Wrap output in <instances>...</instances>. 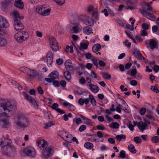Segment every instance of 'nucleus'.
<instances>
[{"label":"nucleus","mask_w":159,"mask_h":159,"mask_svg":"<svg viewBox=\"0 0 159 159\" xmlns=\"http://www.w3.org/2000/svg\"><path fill=\"white\" fill-rule=\"evenodd\" d=\"M14 28L16 30L21 31L24 28V26L19 20H14Z\"/></svg>","instance_id":"nucleus-13"},{"label":"nucleus","mask_w":159,"mask_h":159,"mask_svg":"<svg viewBox=\"0 0 159 159\" xmlns=\"http://www.w3.org/2000/svg\"><path fill=\"white\" fill-rule=\"evenodd\" d=\"M29 120L28 118L22 115L18 116L15 120V123L20 128H24L28 125Z\"/></svg>","instance_id":"nucleus-4"},{"label":"nucleus","mask_w":159,"mask_h":159,"mask_svg":"<svg viewBox=\"0 0 159 159\" xmlns=\"http://www.w3.org/2000/svg\"><path fill=\"white\" fill-rule=\"evenodd\" d=\"M58 134L63 139L66 140L67 142H71L70 140L72 137V135L69 133L62 130L59 131Z\"/></svg>","instance_id":"nucleus-10"},{"label":"nucleus","mask_w":159,"mask_h":159,"mask_svg":"<svg viewBox=\"0 0 159 159\" xmlns=\"http://www.w3.org/2000/svg\"><path fill=\"white\" fill-rule=\"evenodd\" d=\"M134 141L136 143H140L141 142L142 139L139 137L137 136L134 138Z\"/></svg>","instance_id":"nucleus-45"},{"label":"nucleus","mask_w":159,"mask_h":159,"mask_svg":"<svg viewBox=\"0 0 159 159\" xmlns=\"http://www.w3.org/2000/svg\"><path fill=\"white\" fill-rule=\"evenodd\" d=\"M101 46V45L98 43L95 44L92 47V50L94 52H96L100 50Z\"/></svg>","instance_id":"nucleus-29"},{"label":"nucleus","mask_w":159,"mask_h":159,"mask_svg":"<svg viewBox=\"0 0 159 159\" xmlns=\"http://www.w3.org/2000/svg\"><path fill=\"white\" fill-rule=\"evenodd\" d=\"M84 23L85 25L90 26H93L94 24L93 20L89 17H87L85 18L84 21Z\"/></svg>","instance_id":"nucleus-19"},{"label":"nucleus","mask_w":159,"mask_h":159,"mask_svg":"<svg viewBox=\"0 0 159 159\" xmlns=\"http://www.w3.org/2000/svg\"><path fill=\"white\" fill-rule=\"evenodd\" d=\"M81 115L80 114H77L76 115V117L73 120V121H75L77 125H79L82 123V120L80 118H81L80 116H78L77 115Z\"/></svg>","instance_id":"nucleus-30"},{"label":"nucleus","mask_w":159,"mask_h":159,"mask_svg":"<svg viewBox=\"0 0 159 159\" xmlns=\"http://www.w3.org/2000/svg\"><path fill=\"white\" fill-rule=\"evenodd\" d=\"M45 126L44 127L45 129H48V128L51 127L53 125V123L52 122L49 121L48 123L44 124Z\"/></svg>","instance_id":"nucleus-47"},{"label":"nucleus","mask_w":159,"mask_h":159,"mask_svg":"<svg viewBox=\"0 0 159 159\" xmlns=\"http://www.w3.org/2000/svg\"><path fill=\"white\" fill-rule=\"evenodd\" d=\"M116 139L119 141H120L121 139H126V136L124 134L118 135L116 137Z\"/></svg>","instance_id":"nucleus-38"},{"label":"nucleus","mask_w":159,"mask_h":159,"mask_svg":"<svg viewBox=\"0 0 159 159\" xmlns=\"http://www.w3.org/2000/svg\"><path fill=\"white\" fill-rule=\"evenodd\" d=\"M42 12L40 13V15L43 16H48L50 13L51 9L50 7H48L47 5H44L40 7Z\"/></svg>","instance_id":"nucleus-12"},{"label":"nucleus","mask_w":159,"mask_h":159,"mask_svg":"<svg viewBox=\"0 0 159 159\" xmlns=\"http://www.w3.org/2000/svg\"><path fill=\"white\" fill-rule=\"evenodd\" d=\"M156 42L154 39H150L149 40V45L151 49H153L155 47Z\"/></svg>","instance_id":"nucleus-34"},{"label":"nucleus","mask_w":159,"mask_h":159,"mask_svg":"<svg viewBox=\"0 0 159 159\" xmlns=\"http://www.w3.org/2000/svg\"><path fill=\"white\" fill-rule=\"evenodd\" d=\"M65 67L66 69L71 71L73 70V66L72 63L70 60H66L65 62Z\"/></svg>","instance_id":"nucleus-20"},{"label":"nucleus","mask_w":159,"mask_h":159,"mask_svg":"<svg viewBox=\"0 0 159 159\" xmlns=\"http://www.w3.org/2000/svg\"><path fill=\"white\" fill-rule=\"evenodd\" d=\"M88 140L89 141H90L92 142H94L95 143H98L99 142H102L103 141V139H102L100 141H99V139H96L95 138L94 135H90L89 136V137L88 138Z\"/></svg>","instance_id":"nucleus-26"},{"label":"nucleus","mask_w":159,"mask_h":159,"mask_svg":"<svg viewBox=\"0 0 159 159\" xmlns=\"http://www.w3.org/2000/svg\"><path fill=\"white\" fill-rule=\"evenodd\" d=\"M98 9L95 8L93 13H92V16L93 18L95 20H97L98 18Z\"/></svg>","instance_id":"nucleus-39"},{"label":"nucleus","mask_w":159,"mask_h":159,"mask_svg":"<svg viewBox=\"0 0 159 159\" xmlns=\"http://www.w3.org/2000/svg\"><path fill=\"white\" fill-rule=\"evenodd\" d=\"M19 70L29 76L30 78H34L39 75V72L37 71L26 67H21L19 68Z\"/></svg>","instance_id":"nucleus-5"},{"label":"nucleus","mask_w":159,"mask_h":159,"mask_svg":"<svg viewBox=\"0 0 159 159\" xmlns=\"http://www.w3.org/2000/svg\"><path fill=\"white\" fill-rule=\"evenodd\" d=\"M16 109V106L11 104L8 99L0 97V114L1 116H10L14 114Z\"/></svg>","instance_id":"nucleus-1"},{"label":"nucleus","mask_w":159,"mask_h":159,"mask_svg":"<svg viewBox=\"0 0 159 159\" xmlns=\"http://www.w3.org/2000/svg\"><path fill=\"white\" fill-rule=\"evenodd\" d=\"M64 76L66 80H69L71 79V75L68 71H65L64 72Z\"/></svg>","instance_id":"nucleus-32"},{"label":"nucleus","mask_w":159,"mask_h":159,"mask_svg":"<svg viewBox=\"0 0 159 159\" xmlns=\"http://www.w3.org/2000/svg\"><path fill=\"white\" fill-rule=\"evenodd\" d=\"M20 33H18L14 35V38L16 41L19 43H20L23 40H25L23 38L21 37Z\"/></svg>","instance_id":"nucleus-25"},{"label":"nucleus","mask_w":159,"mask_h":159,"mask_svg":"<svg viewBox=\"0 0 159 159\" xmlns=\"http://www.w3.org/2000/svg\"><path fill=\"white\" fill-rule=\"evenodd\" d=\"M10 3V0H5L2 3V5L4 7H6Z\"/></svg>","instance_id":"nucleus-54"},{"label":"nucleus","mask_w":159,"mask_h":159,"mask_svg":"<svg viewBox=\"0 0 159 159\" xmlns=\"http://www.w3.org/2000/svg\"><path fill=\"white\" fill-rule=\"evenodd\" d=\"M20 153L23 155H26L31 157L36 156V152L35 149L31 146H29L22 150Z\"/></svg>","instance_id":"nucleus-6"},{"label":"nucleus","mask_w":159,"mask_h":159,"mask_svg":"<svg viewBox=\"0 0 159 159\" xmlns=\"http://www.w3.org/2000/svg\"><path fill=\"white\" fill-rule=\"evenodd\" d=\"M49 45L52 50L55 52H57L59 50L58 43L55 38L50 36L49 39Z\"/></svg>","instance_id":"nucleus-8"},{"label":"nucleus","mask_w":159,"mask_h":159,"mask_svg":"<svg viewBox=\"0 0 159 159\" xmlns=\"http://www.w3.org/2000/svg\"><path fill=\"white\" fill-rule=\"evenodd\" d=\"M57 63L58 65H61L63 63V60L61 58H59L56 60Z\"/></svg>","instance_id":"nucleus-60"},{"label":"nucleus","mask_w":159,"mask_h":159,"mask_svg":"<svg viewBox=\"0 0 159 159\" xmlns=\"http://www.w3.org/2000/svg\"><path fill=\"white\" fill-rule=\"evenodd\" d=\"M137 73V70L136 69H134L131 71L130 74L132 76L135 75Z\"/></svg>","instance_id":"nucleus-64"},{"label":"nucleus","mask_w":159,"mask_h":159,"mask_svg":"<svg viewBox=\"0 0 159 159\" xmlns=\"http://www.w3.org/2000/svg\"><path fill=\"white\" fill-rule=\"evenodd\" d=\"M128 148L131 153L133 154H134L136 153V150L133 144H129L128 146Z\"/></svg>","instance_id":"nucleus-31"},{"label":"nucleus","mask_w":159,"mask_h":159,"mask_svg":"<svg viewBox=\"0 0 159 159\" xmlns=\"http://www.w3.org/2000/svg\"><path fill=\"white\" fill-rule=\"evenodd\" d=\"M46 57L47 62L48 66H51L53 62V54L52 52L50 51L47 53Z\"/></svg>","instance_id":"nucleus-11"},{"label":"nucleus","mask_w":159,"mask_h":159,"mask_svg":"<svg viewBox=\"0 0 159 159\" xmlns=\"http://www.w3.org/2000/svg\"><path fill=\"white\" fill-rule=\"evenodd\" d=\"M40 149L43 150L48 148V144L47 141L43 139H40Z\"/></svg>","instance_id":"nucleus-21"},{"label":"nucleus","mask_w":159,"mask_h":159,"mask_svg":"<svg viewBox=\"0 0 159 159\" xmlns=\"http://www.w3.org/2000/svg\"><path fill=\"white\" fill-rule=\"evenodd\" d=\"M102 77L104 79L106 80H109L111 78V76L108 73H104L102 75Z\"/></svg>","instance_id":"nucleus-43"},{"label":"nucleus","mask_w":159,"mask_h":159,"mask_svg":"<svg viewBox=\"0 0 159 159\" xmlns=\"http://www.w3.org/2000/svg\"><path fill=\"white\" fill-rule=\"evenodd\" d=\"M109 127L111 128L118 129L119 128V125L117 122H112V125H110Z\"/></svg>","instance_id":"nucleus-40"},{"label":"nucleus","mask_w":159,"mask_h":159,"mask_svg":"<svg viewBox=\"0 0 159 159\" xmlns=\"http://www.w3.org/2000/svg\"><path fill=\"white\" fill-rule=\"evenodd\" d=\"M0 123L3 128H7L10 125V122L7 119H3L0 121Z\"/></svg>","instance_id":"nucleus-18"},{"label":"nucleus","mask_w":159,"mask_h":159,"mask_svg":"<svg viewBox=\"0 0 159 159\" xmlns=\"http://www.w3.org/2000/svg\"><path fill=\"white\" fill-rule=\"evenodd\" d=\"M101 67H104L105 66L106 64L105 63L102 61H98V64Z\"/></svg>","instance_id":"nucleus-61"},{"label":"nucleus","mask_w":159,"mask_h":159,"mask_svg":"<svg viewBox=\"0 0 159 159\" xmlns=\"http://www.w3.org/2000/svg\"><path fill=\"white\" fill-rule=\"evenodd\" d=\"M92 29L88 26H85L83 28L84 33L87 35L90 34L92 32Z\"/></svg>","instance_id":"nucleus-27"},{"label":"nucleus","mask_w":159,"mask_h":159,"mask_svg":"<svg viewBox=\"0 0 159 159\" xmlns=\"http://www.w3.org/2000/svg\"><path fill=\"white\" fill-rule=\"evenodd\" d=\"M84 147L88 149H91L93 147V144L89 142H86L84 144Z\"/></svg>","instance_id":"nucleus-36"},{"label":"nucleus","mask_w":159,"mask_h":159,"mask_svg":"<svg viewBox=\"0 0 159 159\" xmlns=\"http://www.w3.org/2000/svg\"><path fill=\"white\" fill-rule=\"evenodd\" d=\"M22 94L24 97L25 99L29 102L30 105L36 109H38V105L35 100L31 96L28 95L25 92L22 93Z\"/></svg>","instance_id":"nucleus-9"},{"label":"nucleus","mask_w":159,"mask_h":159,"mask_svg":"<svg viewBox=\"0 0 159 159\" xmlns=\"http://www.w3.org/2000/svg\"><path fill=\"white\" fill-rule=\"evenodd\" d=\"M14 5L16 7L21 9L24 7V3L22 0H15Z\"/></svg>","instance_id":"nucleus-24"},{"label":"nucleus","mask_w":159,"mask_h":159,"mask_svg":"<svg viewBox=\"0 0 159 159\" xmlns=\"http://www.w3.org/2000/svg\"><path fill=\"white\" fill-rule=\"evenodd\" d=\"M138 128L140 130L143 132L144 130L148 129V125L146 123L141 121L139 122Z\"/></svg>","instance_id":"nucleus-16"},{"label":"nucleus","mask_w":159,"mask_h":159,"mask_svg":"<svg viewBox=\"0 0 159 159\" xmlns=\"http://www.w3.org/2000/svg\"><path fill=\"white\" fill-rule=\"evenodd\" d=\"M9 26V24L5 17H0V28H6Z\"/></svg>","instance_id":"nucleus-15"},{"label":"nucleus","mask_w":159,"mask_h":159,"mask_svg":"<svg viewBox=\"0 0 159 159\" xmlns=\"http://www.w3.org/2000/svg\"><path fill=\"white\" fill-rule=\"evenodd\" d=\"M60 85L63 87L66 86V83L65 80H61L60 82Z\"/></svg>","instance_id":"nucleus-63"},{"label":"nucleus","mask_w":159,"mask_h":159,"mask_svg":"<svg viewBox=\"0 0 159 159\" xmlns=\"http://www.w3.org/2000/svg\"><path fill=\"white\" fill-rule=\"evenodd\" d=\"M50 78H52L53 80L58 77L57 73L55 72H52L49 75Z\"/></svg>","instance_id":"nucleus-37"},{"label":"nucleus","mask_w":159,"mask_h":159,"mask_svg":"<svg viewBox=\"0 0 159 159\" xmlns=\"http://www.w3.org/2000/svg\"><path fill=\"white\" fill-rule=\"evenodd\" d=\"M7 40L3 38L0 37V46L2 47L7 44Z\"/></svg>","instance_id":"nucleus-41"},{"label":"nucleus","mask_w":159,"mask_h":159,"mask_svg":"<svg viewBox=\"0 0 159 159\" xmlns=\"http://www.w3.org/2000/svg\"><path fill=\"white\" fill-rule=\"evenodd\" d=\"M52 83L53 85L55 87H58L60 85L58 81L56 80H53Z\"/></svg>","instance_id":"nucleus-62"},{"label":"nucleus","mask_w":159,"mask_h":159,"mask_svg":"<svg viewBox=\"0 0 159 159\" xmlns=\"http://www.w3.org/2000/svg\"><path fill=\"white\" fill-rule=\"evenodd\" d=\"M97 129L99 130H104L105 129V126L102 125H98L97 127Z\"/></svg>","instance_id":"nucleus-52"},{"label":"nucleus","mask_w":159,"mask_h":159,"mask_svg":"<svg viewBox=\"0 0 159 159\" xmlns=\"http://www.w3.org/2000/svg\"><path fill=\"white\" fill-rule=\"evenodd\" d=\"M58 104L57 103H54L51 106H49V107L52 109L55 110L60 114H61L65 113V112L63 110L58 108Z\"/></svg>","instance_id":"nucleus-17"},{"label":"nucleus","mask_w":159,"mask_h":159,"mask_svg":"<svg viewBox=\"0 0 159 159\" xmlns=\"http://www.w3.org/2000/svg\"><path fill=\"white\" fill-rule=\"evenodd\" d=\"M63 105L65 107L68 106V108L71 107H74V106L73 105L68 102L66 101L64 102V103H63Z\"/></svg>","instance_id":"nucleus-50"},{"label":"nucleus","mask_w":159,"mask_h":159,"mask_svg":"<svg viewBox=\"0 0 159 159\" xmlns=\"http://www.w3.org/2000/svg\"><path fill=\"white\" fill-rule=\"evenodd\" d=\"M18 32L20 33L21 34H21V37L24 39V40H25L27 39L28 37V35L27 32L25 31L21 32L20 31Z\"/></svg>","instance_id":"nucleus-35"},{"label":"nucleus","mask_w":159,"mask_h":159,"mask_svg":"<svg viewBox=\"0 0 159 159\" xmlns=\"http://www.w3.org/2000/svg\"><path fill=\"white\" fill-rule=\"evenodd\" d=\"M58 5H62L65 3V0H54Z\"/></svg>","instance_id":"nucleus-51"},{"label":"nucleus","mask_w":159,"mask_h":159,"mask_svg":"<svg viewBox=\"0 0 159 159\" xmlns=\"http://www.w3.org/2000/svg\"><path fill=\"white\" fill-rule=\"evenodd\" d=\"M98 61L99 60L98 59L96 58H93L92 59V61H93V63L96 66H98Z\"/></svg>","instance_id":"nucleus-56"},{"label":"nucleus","mask_w":159,"mask_h":159,"mask_svg":"<svg viewBox=\"0 0 159 159\" xmlns=\"http://www.w3.org/2000/svg\"><path fill=\"white\" fill-rule=\"evenodd\" d=\"M151 89L152 90L153 92H156L157 93L159 92V90L158 89V88L156 86H151Z\"/></svg>","instance_id":"nucleus-53"},{"label":"nucleus","mask_w":159,"mask_h":159,"mask_svg":"<svg viewBox=\"0 0 159 159\" xmlns=\"http://www.w3.org/2000/svg\"><path fill=\"white\" fill-rule=\"evenodd\" d=\"M104 133L100 131H98L97 133V135L98 137L99 138H102L104 137Z\"/></svg>","instance_id":"nucleus-55"},{"label":"nucleus","mask_w":159,"mask_h":159,"mask_svg":"<svg viewBox=\"0 0 159 159\" xmlns=\"http://www.w3.org/2000/svg\"><path fill=\"white\" fill-rule=\"evenodd\" d=\"M82 29V27L79 23H75L74 24V26L72 27V30L74 33L76 34L80 32Z\"/></svg>","instance_id":"nucleus-14"},{"label":"nucleus","mask_w":159,"mask_h":159,"mask_svg":"<svg viewBox=\"0 0 159 159\" xmlns=\"http://www.w3.org/2000/svg\"><path fill=\"white\" fill-rule=\"evenodd\" d=\"M11 143V140L8 137L5 138L3 135L0 139V146H1V152L3 155L7 157H9L11 155L10 152H8L5 150L7 147Z\"/></svg>","instance_id":"nucleus-2"},{"label":"nucleus","mask_w":159,"mask_h":159,"mask_svg":"<svg viewBox=\"0 0 159 159\" xmlns=\"http://www.w3.org/2000/svg\"><path fill=\"white\" fill-rule=\"evenodd\" d=\"M146 111V109L145 108L142 107L141 108L140 110V113L141 115H144L145 114Z\"/></svg>","instance_id":"nucleus-58"},{"label":"nucleus","mask_w":159,"mask_h":159,"mask_svg":"<svg viewBox=\"0 0 159 159\" xmlns=\"http://www.w3.org/2000/svg\"><path fill=\"white\" fill-rule=\"evenodd\" d=\"M149 25L147 23H144L141 25V27L143 30H147L149 28Z\"/></svg>","instance_id":"nucleus-42"},{"label":"nucleus","mask_w":159,"mask_h":159,"mask_svg":"<svg viewBox=\"0 0 159 159\" xmlns=\"http://www.w3.org/2000/svg\"><path fill=\"white\" fill-rule=\"evenodd\" d=\"M80 46L82 48L86 49L88 47V45L86 43H83L81 44Z\"/></svg>","instance_id":"nucleus-59"},{"label":"nucleus","mask_w":159,"mask_h":159,"mask_svg":"<svg viewBox=\"0 0 159 159\" xmlns=\"http://www.w3.org/2000/svg\"><path fill=\"white\" fill-rule=\"evenodd\" d=\"M42 152V159H48L52 156L54 152V148L52 146H50Z\"/></svg>","instance_id":"nucleus-7"},{"label":"nucleus","mask_w":159,"mask_h":159,"mask_svg":"<svg viewBox=\"0 0 159 159\" xmlns=\"http://www.w3.org/2000/svg\"><path fill=\"white\" fill-rule=\"evenodd\" d=\"M144 10L141 11V13L145 17L148 19L152 20L155 18V16L153 13L155 12L152 6L148 3H145Z\"/></svg>","instance_id":"nucleus-3"},{"label":"nucleus","mask_w":159,"mask_h":159,"mask_svg":"<svg viewBox=\"0 0 159 159\" xmlns=\"http://www.w3.org/2000/svg\"><path fill=\"white\" fill-rule=\"evenodd\" d=\"M78 116H80L85 121L84 123L87 125H92V123L91 120L89 118H86L82 115H77Z\"/></svg>","instance_id":"nucleus-28"},{"label":"nucleus","mask_w":159,"mask_h":159,"mask_svg":"<svg viewBox=\"0 0 159 159\" xmlns=\"http://www.w3.org/2000/svg\"><path fill=\"white\" fill-rule=\"evenodd\" d=\"M140 34L143 37L147 36L148 34V31L145 30H142L140 31Z\"/></svg>","instance_id":"nucleus-46"},{"label":"nucleus","mask_w":159,"mask_h":159,"mask_svg":"<svg viewBox=\"0 0 159 159\" xmlns=\"http://www.w3.org/2000/svg\"><path fill=\"white\" fill-rule=\"evenodd\" d=\"M84 74H85V75H86V81L88 83H91V80L89 78V74L87 72H85L84 73Z\"/></svg>","instance_id":"nucleus-57"},{"label":"nucleus","mask_w":159,"mask_h":159,"mask_svg":"<svg viewBox=\"0 0 159 159\" xmlns=\"http://www.w3.org/2000/svg\"><path fill=\"white\" fill-rule=\"evenodd\" d=\"M12 14L14 18V20H19L24 18L23 16H20L18 12L16 11H13L12 12Z\"/></svg>","instance_id":"nucleus-22"},{"label":"nucleus","mask_w":159,"mask_h":159,"mask_svg":"<svg viewBox=\"0 0 159 159\" xmlns=\"http://www.w3.org/2000/svg\"><path fill=\"white\" fill-rule=\"evenodd\" d=\"M86 126L85 125H81L79 129V131L82 132L85 130L86 129Z\"/></svg>","instance_id":"nucleus-49"},{"label":"nucleus","mask_w":159,"mask_h":159,"mask_svg":"<svg viewBox=\"0 0 159 159\" xmlns=\"http://www.w3.org/2000/svg\"><path fill=\"white\" fill-rule=\"evenodd\" d=\"M119 157L122 159L125 158V151L122 150L120 152Z\"/></svg>","instance_id":"nucleus-44"},{"label":"nucleus","mask_w":159,"mask_h":159,"mask_svg":"<svg viewBox=\"0 0 159 159\" xmlns=\"http://www.w3.org/2000/svg\"><path fill=\"white\" fill-rule=\"evenodd\" d=\"M152 141L154 143L159 142V136H156L153 137L152 139Z\"/></svg>","instance_id":"nucleus-48"},{"label":"nucleus","mask_w":159,"mask_h":159,"mask_svg":"<svg viewBox=\"0 0 159 159\" xmlns=\"http://www.w3.org/2000/svg\"><path fill=\"white\" fill-rule=\"evenodd\" d=\"M89 86L91 91L93 93H97L99 90V87L93 84H89Z\"/></svg>","instance_id":"nucleus-23"},{"label":"nucleus","mask_w":159,"mask_h":159,"mask_svg":"<svg viewBox=\"0 0 159 159\" xmlns=\"http://www.w3.org/2000/svg\"><path fill=\"white\" fill-rule=\"evenodd\" d=\"M89 97L91 104L94 106H95L96 105V102L93 96L91 95H89Z\"/></svg>","instance_id":"nucleus-33"}]
</instances>
